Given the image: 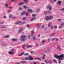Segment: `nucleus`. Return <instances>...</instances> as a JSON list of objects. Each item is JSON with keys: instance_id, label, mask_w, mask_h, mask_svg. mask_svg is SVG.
<instances>
[{"instance_id": "f257e3e1", "label": "nucleus", "mask_w": 64, "mask_h": 64, "mask_svg": "<svg viewBox=\"0 0 64 64\" xmlns=\"http://www.w3.org/2000/svg\"><path fill=\"white\" fill-rule=\"evenodd\" d=\"M54 57L55 58H57L58 59H59L61 58L60 59H62L63 60V58H64V55L63 54H62L60 56H58V55L56 54L54 55Z\"/></svg>"}, {"instance_id": "f03ea898", "label": "nucleus", "mask_w": 64, "mask_h": 64, "mask_svg": "<svg viewBox=\"0 0 64 64\" xmlns=\"http://www.w3.org/2000/svg\"><path fill=\"white\" fill-rule=\"evenodd\" d=\"M26 38V36L23 35L20 38V41L23 42L26 41L27 40Z\"/></svg>"}, {"instance_id": "7ed1b4c3", "label": "nucleus", "mask_w": 64, "mask_h": 64, "mask_svg": "<svg viewBox=\"0 0 64 64\" xmlns=\"http://www.w3.org/2000/svg\"><path fill=\"white\" fill-rule=\"evenodd\" d=\"M11 51H10L8 52L9 53L10 55H13L14 54V50H11Z\"/></svg>"}, {"instance_id": "20e7f679", "label": "nucleus", "mask_w": 64, "mask_h": 64, "mask_svg": "<svg viewBox=\"0 0 64 64\" xmlns=\"http://www.w3.org/2000/svg\"><path fill=\"white\" fill-rule=\"evenodd\" d=\"M57 49L59 51L61 52L62 51V50H61V48H60V45H58L57 46Z\"/></svg>"}, {"instance_id": "39448f33", "label": "nucleus", "mask_w": 64, "mask_h": 64, "mask_svg": "<svg viewBox=\"0 0 64 64\" xmlns=\"http://www.w3.org/2000/svg\"><path fill=\"white\" fill-rule=\"evenodd\" d=\"M46 8H49V10H52V6L50 5H48L46 6Z\"/></svg>"}, {"instance_id": "423d86ee", "label": "nucleus", "mask_w": 64, "mask_h": 64, "mask_svg": "<svg viewBox=\"0 0 64 64\" xmlns=\"http://www.w3.org/2000/svg\"><path fill=\"white\" fill-rule=\"evenodd\" d=\"M22 23V22L21 21H18L17 22L14 23L15 25H17L19 24H21Z\"/></svg>"}, {"instance_id": "0eeeda50", "label": "nucleus", "mask_w": 64, "mask_h": 64, "mask_svg": "<svg viewBox=\"0 0 64 64\" xmlns=\"http://www.w3.org/2000/svg\"><path fill=\"white\" fill-rule=\"evenodd\" d=\"M62 3V1L60 0H59L58 1L57 4H58V5H60Z\"/></svg>"}, {"instance_id": "6e6552de", "label": "nucleus", "mask_w": 64, "mask_h": 64, "mask_svg": "<svg viewBox=\"0 0 64 64\" xmlns=\"http://www.w3.org/2000/svg\"><path fill=\"white\" fill-rule=\"evenodd\" d=\"M45 19L46 21H49L50 20L49 16H47L46 17Z\"/></svg>"}, {"instance_id": "1a4fd4ad", "label": "nucleus", "mask_w": 64, "mask_h": 64, "mask_svg": "<svg viewBox=\"0 0 64 64\" xmlns=\"http://www.w3.org/2000/svg\"><path fill=\"white\" fill-rule=\"evenodd\" d=\"M11 41H14L15 42V41H17V39L16 38H12L11 40Z\"/></svg>"}, {"instance_id": "9d476101", "label": "nucleus", "mask_w": 64, "mask_h": 64, "mask_svg": "<svg viewBox=\"0 0 64 64\" xmlns=\"http://www.w3.org/2000/svg\"><path fill=\"white\" fill-rule=\"evenodd\" d=\"M49 50V48H47L46 49H45L44 50V52H49V50Z\"/></svg>"}, {"instance_id": "9b49d317", "label": "nucleus", "mask_w": 64, "mask_h": 64, "mask_svg": "<svg viewBox=\"0 0 64 64\" xmlns=\"http://www.w3.org/2000/svg\"><path fill=\"white\" fill-rule=\"evenodd\" d=\"M25 14H26V12H24L21 13V15L22 16L23 15H25Z\"/></svg>"}, {"instance_id": "f8f14e48", "label": "nucleus", "mask_w": 64, "mask_h": 64, "mask_svg": "<svg viewBox=\"0 0 64 64\" xmlns=\"http://www.w3.org/2000/svg\"><path fill=\"white\" fill-rule=\"evenodd\" d=\"M32 39L33 40H36V36H32Z\"/></svg>"}, {"instance_id": "ddd939ff", "label": "nucleus", "mask_w": 64, "mask_h": 64, "mask_svg": "<svg viewBox=\"0 0 64 64\" xmlns=\"http://www.w3.org/2000/svg\"><path fill=\"white\" fill-rule=\"evenodd\" d=\"M48 17H49L50 20H51L52 19H53V16H48Z\"/></svg>"}, {"instance_id": "4468645a", "label": "nucleus", "mask_w": 64, "mask_h": 64, "mask_svg": "<svg viewBox=\"0 0 64 64\" xmlns=\"http://www.w3.org/2000/svg\"><path fill=\"white\" fill-rule=\"evenodd\" d=\"M52 24V22H50L48 23V27H50L51 26V25Z\"/></svg>"}, {"instance_id": "2eb2a0df", "label": "nucleus", "mask_w": 64, "mask_h": 64, "mask_svg": "<svg viewBox=\"0 0 64 64\" xmlns=\"http://www.w3.org/2000/svg\"><path fill=\"white\" fill-rule=\"evenodd\" d=\"M28 58L29 60H33V59L31 56L29 57Z\"/></svg>"}, {"instance_id": "dca6fc26", "label": "nucleus", "mask_w": 64, "mask_h": 64, "mask_svg": "<svg viewBox=\"0 0 64 64\" xmlns=\"http://www.w3.org/2000/svg\"><path fill=\"white\" fill-rule=\"evenodd\" d=\"M36 19V17H33L30 20V21H32L34 20H35Z\"/></svg>"}, {"instance_id": "f3484780", "label": "nucleus", "mask_w": 64, "mask_h": 64, "mask_svg": "<svg viewBox=\"0 0 64 64\" xmlns=\"http://www.w3.org/2000/svg\"><path fill=\"white\" fill-rule=\"evenodd\" d=\"M61 60H63V59H62L59 58V60H58V63H59V64H60V63H61Z\"/></svg>"}, {"instance_id": "a211bd4d", "label": "nucleus", "mask_w": 64, "mask_h": 64, "mask_svg": "<svg viewBox=\"0 0 64 64\" xmlns=\"http://www.w3.org/2000/svg\"><path fill=\"white\" fill-rule=\"evenodd\" d=\"M23 30V28H21L20 30L18 31V33L19 34H20L21 32H22V30Z\"/></svg>"}, {"instance_id": "6ab92c4d", "label": "nucleus", "mask_w": 64, "mask_h": 64, "mask_svg": "<svg viewBox=\"0 0 64 64\" xmlns=\"http://www.w3.org/2000/svg\"><path fill=\"white\" fill-rule=\"evenodd\" d=\"M28 11L30 12V13H32L33 12V10L31 9H28Z\"/></svg>"}, {"instance_id": "aec40b11", "label": "nucleus", "mask_w": 64, "mask_h": 64, "mask_svg": "<svg viewBox=\"0 0 64 64\" xmlns=\"http://www.w3.org/2000/svg\"><path fill=\"white\" fill-rule=\"evenodd\" d=\"M10 36H9V35H6L5 36H4V38H9Z\"/></svg>"}, {"instance_id": "412c9836", "label": "nucleus", "mask_w": 64, "mask_h": 64, "mask_svg": "<svg viewBox=\"0 0 64 64\" xmlns=\"http://www.w3.org/2000/svg\"><path fill=\"white\" fill-rule=\"evenodd\" d=\"M36 26L37 27V29H39V27H40V25L39 24H38L36 25Z\"/></svg>"}, {"instance_id": "4be33fe9", "label": "nucleus", "mask_w": 64, "mask_h": 64, "mask_svg": "<svg viewBox=\"0 0 64 64\" xmlns=\"http://www.w3.org/2000/svg\"><path fill=\"white\" fill-rule=\"evenodd\" d=\"M26 46L25 45H23L22 46V49H25V47Z\"/></svg>"}, {"instance_id": "5701e85b", "label": "nucleus", "mask_w": 64, "mask_h": 64, "mask_svg": "<svg viewBox=\"0 0 64 64\" xmlns=\"http://www.w3.org/2000/svg\"><path fill=\"white\" fill-rule=\"evenodd\" d=\"M24 53H25V52H22L21 54L19 55L18 56H22V55H23V54H24Z\"/></svg>"}, {"instance_id": "b1692460", "label": "nucleus", "mask_w": 64, "mask_h": 64, "mask_svg": "<svg viewBox=\"0 0 64 64\" xmlns=\"http://www.w3.org/2000/svg\"><path fill=\"white\" fill-rule=\"evenodd\" d=\"M24 2H20V3L19 5H20V6H21V5H24Z\"/></svg>"}, {"instance_id": "393cba45", "label": "nucleus", "mask_w": 64, "mask_h": 64, "mask_svg": "<svg viewBox=\"0 0 64 64\" xmlns=\"http://www.w3.org/2000/svg\"><path fill=\"white\" fill-rule=\"evenodd\" d=\"M20 62L22 63L23 64H24L25 63H26V61H21Z\"/></svg>"}, {"instance_id": "a878e982", "label": "nucleus", "mask_w": 64, "mask_h": 64, "mask_svg": "<svg viewBox=\"0 0 64 64\" xmlns=\"http://www.w3.org/2000/svg\"><path fill=\"white\" fill-rule=\"evenodd\" d=\"M45 41L44 40H43L41 44H45Z\"/></svg>"}, {"instance_id": "bb28decb", "label": "nucleus", "mask_w": 64, "mask_h": 64, "mask_svg": "<svg viewBox=\"0 0 64 64\" xmlns=\"http://www.w3.org/2000/svg\"><path fill=\"white\" fill-rule=\"evenodd\" d=\"M56 33H54V34H53L52 35H50L49 36L50 37H52V36H54L55 35V34Z\"/></svg>"}, {"instance_id": "cd10ccee", "label": "nucleus", "mask_w": 64, "mask_h": 64, "mask_svg": "<svg viewBox=\"0 0 64 64\" xmlns=\"http://www.w3.org/2000/svg\"><path fill=\"white\" fill-rule=\"evenodd\" d=\"M57 21H58V22H61V21H62V20L61 19H58L57 20Z\"/></svg>"}, {"instance_id": "c85d7f7f", "label": "nucleus", "mask_w": 64, "mask_h": 64, "mask_svg": "<svg viewBox=\"0 0 64 64\" xmlns=\"http://www.w3.org/2000/svg\"><path fill=\"white\" fill-rule=\"evenodd\" d=\"M61 25L62 26L64 27V23L63 22L62 23Z\"/></svg>"}, {"instance_id": "c756f323", "label": "nucleus", "mask_w": 64, "mask_h": 64, "mask_svg": "<svg viewBox=\"0 0 64 64\" xmlns=\"http://www.w3.org/2000/svg\"><path fill=\"white\" fill-rule=\"evenodd\" d=\"M35 59H36L37 60H39V61H41V60L40 58H35Z\"/></svg>"}, {"instance_id": "7c9ffc66", "label": "nucleus", "mask_w": 64, "mask_h": 64, "mask_svg": "<svg viewBox=\"0 0 64 64\" xmlns=\"http://www.w3.org/2000/svg\"><path fill=\"white\" fill-rule=\"evenodd\" d=\"M0 28H5V26H0Z\"/></svg>"}, {"instance_id": "2f4dec72", "label": "nucleus", "mask_w": 64, "mask_h": 64, "mask_svg": "<svg viewBox=\"0 0 64 64\" xmlns=\"http://www.w3.org/2000/svg\"><path fill=\"white\" fill-rule=\"evenodd\" d=\"M28 59L29 58H25L24 60H28Z\"/></svg>"}, {"instance_id": "473e14b6", "label": "nucleus", "mask_w": 64, "mask_h": 64, "mask_svg": "<svg viewBox=\"0 0 64 64\" xmlns=\"http://www.w3.org/2000/svg\"><path fill=\"white\" fill-rule=\"evenodd\" d=\"M32 17H35V16H36V15L33 14H32Z\"/></svg>"}, {"instance_id": "72a5a7b5", "label": "nucleus", "mask_w": 64, "mask_h": 64, "mask_svg": "<svg viewBox=\"0 0 64 64\" xmlns=\"http://www.w3.org/2000/svg\"><path fill=\"white\" fill-rule=\"evenodd\" d=\"M45 57H46V55H45V54H44V55L43 57L42 58V59H45Z\"/></svg>"}, {"instance_id": "f704fd0d", "label": "nucleus", "mask_w": 64, "mask_h": 64, "mask_svg": "<svg viewBox=\"0 0 64 64\" xmlns=\"http://www.w3.org/2000/svg\"><path fill=\"white\" fill-rule=\"evenodd\" d=\"M40 11V9L39 8H38L36 10V12H39Z\"/></svg>"}, {"instance_id": "c9c22d12", "label": "nucleus", "mask_w": 64, "mask_h": 64, "mask_svg": "<svg viewBox=\"0 0 64 64\" xmlns=\"http://www.w3.org/2000/svg\"><path fill=\"white\" fill-rule=\"evenodd\" d=\"M55 40H56V41H58L59 39L58 38H55Z\"/></svg>"}, {"instance_id": "e433bc0d", "label": "nucleus", "mask_w": 64, "mask_h": 64, "mask_svg": "<svg viewBox=\"0 0 64 64\" xmlns=\"http://www.w3.org/2000/svg\"><path fill=\"white\" fill-rule=\"evenodd\" d=\"M29 47H30V48H32V46H27V48H29Z\"/></svg>"}, {"instance_id": "4c0bfd02", "label": "nucleus", "mask_w": 64, "mask_h": 64, "mask_svg": "<svg viewBox=\"0 0 64 64\" xmlns=\"http://www.w3.org/2000/svg\"><path fill=\"white\" fill-rule=\"evenodd\" d=\"M0 24H4V22L3 21H2L0 22Z\"/></svg>"}, {"instance_id": "58836bf2", "label": "nucleus", "mask_w": 64, "mask_h": 64, "mask_svg": "<svg viewBox=\"0 0 64 64\" xmlns=\"http://www.w3.org/2000/svg\"><path fill=\"white\" fill-rule=\"evenodd\" d=\"M48 14H51V11L48 10Z\"/></svg>"}, {"instance_id": "ea45409f", "label": "nucleus", "mask_w": 64, "mask_h": 64, "mask_svg": "<svg viewBox=\"0 0 64 64\" xmlns=\"http://www.w3.org/2000/svg\"><path fill=\"white\" fill-rule=\"evenodd\" d=\"M5 6L6 7V8H7L8 7V4H5Z\"/></svg>"}, {"instance_id": "a19ab883", "label": "nucleus", "mask_w": 64, "mask_h": 64, "mask_svg": "<svg viewBox=\"0 0 64 64\" xmlns=\"http://www.w3.org/2000/svg\"><path fill=\"white\" fill-rule=\"evenodd\" d=\"M52 60H50L48 61V62L50 64H52Z\"/></svg>"}, {"instance_id": "79ce46f5", "label": "nucleus", "mask_w": 64, "mask_h": 64, "mask_svg": "<svg viewBox=\"0 0 64 64\" xmlns=\"http://www.w3.org/2000/svg\"><path fill=\"white\" fill-rule=\"evenodd\" d=\"M24 56H28V54L26 53L24 54Z\"/></svg>"}, {"instance_id": "37998d69", "label": "nucleus", "mask_w": 64, "mask_h": 64, "mask_svg": "<svg viewBox=\"0 0 64 64\" xmlns=\"http://www.w3.org/2000/svg\"><path fill=\"white\" fill-rule=\"evenodd\" d=\"M26 17H24L23 18L22 20H25L26 19Z\"/></svg>"}, {"instance_id": "c03bdc74", "label": "nucleus", "mask_w": 64, "mask_h": 64, "mask_svg": "<svg viewBox=\"0 0 64 64\" xmlns=\"http://www.w3.org/2000/svg\"><path fill=\"white\" fill-rule=\"evenodd\" d=\"M27 6H24V8L25 9H27Z\"/></svg>"}, {"instance_id": "a18cd8bd", "label": "nucleus", "mask_w": 64, "mask_h": 64, "mask_svg": "<svg viewBox=\"0 0 64 64\" xmlns=\"http://www.w3.org/2000/svg\"><path fill=\"white\" fill-rule=\"evenodd\" d=\"M51 39V38H48V42H50V39Z\"/></svg>"}, {"instance_id": "49530a36", "label": "nucleus", "mask_w": 64, "mask_h": 64, "mask_svg": "<svg viewBox=\"0 0 64 64\" xmlns=\"http://www.w3.org/2000/svg\"><path fill=\"white\" fill-rule=\"evenodd\" d=\"M25 3H27L28 2V0H24Z\"/></svg>"}, {"instance_id": "de8ad7c7", "label": "nucleus", "mask_w": 64, "mask_h": 64, "mask_svg": "<svg viewBox=\"0 0 64 64\" xmlns=\"http://www.w3.org/2000/svg\"><path fill=\"white\" fill-rule=\"evenodd\" d=\"M47 14V12L45 11L44 12V15H46Z\"/></svg>"}, {"instance_id": "09e8293b", "label": "nucleus", "mask_w": 64, "mask_h": 64, "mask_svg": "<svg viewBox=\"0 0 64 64\" xmlns=\"http://www.w3.org/2000/svg\"><path fill=\"white\" fill-rule=\"evenodd\" d=\"M31 33H32V35H33L34 34V32H33V31H32L31 32Z\"/></svg>"}, {"instance_id": "8fccbe9b", "label": "nucleus", "mask_w": 64, "mask_h": 64, "mask_svg": "<svg viewBox=\"0 0 64 64\" xmlns=\"http://www.w3.org/2000/svg\"><path fill=\"white\" fill-rule=\"evenodd\" d=\"M62 28V26H59V28L60 29H61Z\"/></svg>"}, {"instance_id": "3c124183", "label": "nucleus", "mask_w": 64, "mask_h": 64, "mask_svg": "<svg viewBox=\"0 0 64 64\" xmlns=\"http://www.w3.org/2000/svg\"><path fill=\"white\" fill-rule=\"evenodd\" d=\"M54 28L55 29H57V26H54Z\"/></svg>"}, {"instance_id": "603ef678", "label": "nucleus", "mask_w": 64, "mask_h": 64, "mask_svg": "<svg viewBox=\"0 0 64 64\" xmlns=\"http://www.w3.org/2000/svg\"><path fill=\"white\" fill-rule=\"evenodd\" d=\"M25 23H26V22H24L22 23H20L21 24H25Z\"/></svg>"}, {"instance_id": "864d4df0", "label": "nucleus", "mask_w": 64, "mask_h": 64, "mask_svg": "<svg viewBox=\"0 0 64 64\" xmlns=\"http://www.w3.org/2000/svg\"><path fill=\"white\" fill-rule=\"evenodd\" d=\"M55 40V38H52V41H54V40Z\"/></svg>"}, {"instance_id": "5fc2aeb1", "label": "nucleus", "mask_w": 64, "mask_h": 64, "mask_svg": "<svg viewBox=\"0 0 64 64\" xmlns=\"http://www.w3.org/2000/svg\"><path fill=\"white\" fill-rule=\"evenodd\" d=\"M50 2H51V3H54V2L52 0H50Z\"/></svg>"}, {"instance_id": "6e6d98bb", "label": "nucleus", "mask_w": 64, "mask_h": 64, "mask_svg": "<svg viewBox=\"0 0 64 64\" xmlns=\"http://www.w3.org/2000/svg\"><path fill=\"white\" fill-rule=\"evenodd\" d=\"M28 39H30V35L28 36Z\"/></svg>"}, {"instance_id": "4d7b16f0", "label": "nucleus", "mask_w": 64, "mask_h": 64, "mask_svg": "<svg viewBox=\"0 0 64 64\" xmlns=\"http://www.w3.org/2000/svg\"><path fill=\"white\" fill-rule=\"evenodd\" d=\"M26 27H27L28 28H29L30 27V26L29 25H27Z\"/></svg>"}, {"instance_id": "13d9d810", "label": "nucleus", "mask_w": 64, "mask_h": 64, "mask_svg": "<svg viewBox=\"0 0 64 64\" xmlns=\"http://www.w3.org/2000/svg\"><path fill=\"white\" fill-rule=\"evenodd\" d=\"M50 28L51 29H53V26H50Z\"/></svg>"}, {"instance_id": "bf43d9fd", "label": "nucleus", "mask_w": 64, "mask_h": 64, "mask_svg": "<svg viewBox=\"0 0 64 64\" xmlns=\"http://www.w3.org/2000/svg\"><path fill=\"white\" fill-rule=\"evenodd\" d=\"M9 17H10V18H12V15L10 14V15Z\"/></svg>"}, {"instance_id": "052dcab7", "label": "nucleus", "mask_w": 64, "mask_h": 64, "mask_svg": "<svg viewBox=\"0 0 64 64\" xmlns=\"http://www.w3.org/2000/svg\"><path fill=\"white\" fill-rule=\"evenodd\" d=\"M44 27H45V26H44V25H43V26H42V28H44Z\"/></svg>"}, {"instance_id": "680f3d73", "label": "nucleus", "mask_w": 64, "mask_h": 64, "mask_svg": "<svg viewBox=\"0 0 64 64\" xmlns=\"http://www.w3.org/2000/svg\"><path fill=\"white\" fill-rule=\"evenodd\" d=\"M4 19H6V18H7V17H6V16H4Z\"/></svg>"}, {"instance_id": "e2e57ef3", "label": "nucleus", "mask_w": 64, "mask_h": 64, "mask_svg": "<svg viewBox=\"0 0 64 64\" xmlns=\"http://www.w3.org/2000/svg\"><path fill=\"white\" fill-rule=\"evenodd\" d=\"M12 2H14V1H15V0H10Z\"/></svg>"}, {"instance_id": "0e129e2a", "label": "nucleus", "mask_w": 64, "mask_h": 64, "mask_svg": "<svg viewBox=\"0 0 64 64\" xmlns=\"http://www.w3.org/2000/svg\"><path fill=\"white\" fill-rule=\"evenodd\" d=\"M40 34H39L37 36L38 37H40Z\"/></svg>"}, {"instance_id": "69168bd1", "label": "nucleus", "mask_w": 64, "mask_h": 64, "mask_svg": "<svg viewBox=\"0 0 64 64\" xmlns=\"http://www.w3.org/2000/svg\"><path fill=\"white\" fill-rule=\"evenodd\" d=\"M9 9H11L12 8V7H10L8 8Z\"/></svg>"}, {"instance_id": "338daca9", "label": "nucleus", "mask_w": 64, "mask_h": 64, "mask_svg": "<svg viewBox=\"0 0 64 64\" xmlns=\"http://www.w3.org/2000/svg\"><path fill=\"white\" fill-rule=\"evenodd\" d=\"M28 12H27L26 14V16H28Z\"/></svg>"}, {"instance_id": "774afa93", "label": "nucleus", "mask_w": 64, "mask_h": 64, "mask_svg": "<svg viewBox=\"0 0 64 64\" xmlns=\"http://www.w3.org/2000/svg\"><path fill=\"white\" fill-rule=\"evenodd\" d=\"M16 64H20V62H18L16 63Z\"/></svg>"}]
</instances>
